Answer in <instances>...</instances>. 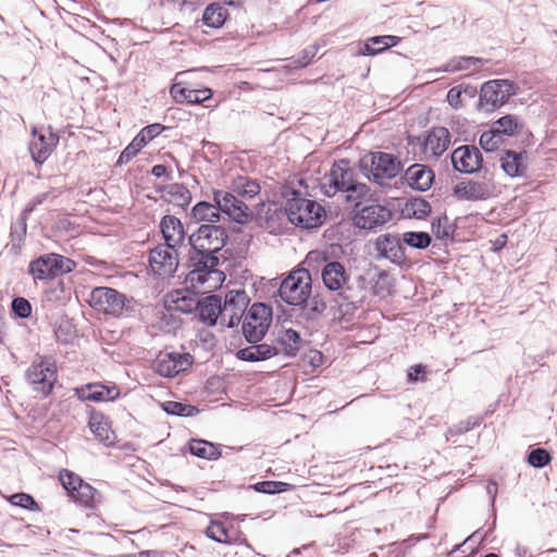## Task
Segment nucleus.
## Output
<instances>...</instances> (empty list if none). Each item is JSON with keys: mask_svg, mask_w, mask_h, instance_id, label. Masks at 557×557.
I'll list each match as a JSON object with an SVG mask.
<instances>
[{"mask_svg": "<svg viewBox=\"0 0 557 557\" xmlns=\"http://www.w3.org/2000/svg\"><path fill=\"white\" fill-rule=\"evenodd\" d=\"M292 197L286 200L285 213L290 223L302 228H317L322 225L326 214L324 208L315 200L301 197L292 189Z\"/></svg>", "mask_w": 557, "mask_h": 557, "instance_id": "nucleus-1", "label": "nucleus"}, {"mask_svg": "<svg viewBox=\"0 0 557 557\" xmlns=\"http://www.w3.org/2000/svg\"><path fill=\"white\" fill-rule=\"evenodd\" d=\"M321 276L324 286L332 292H339L344 295L345 299L354 301L355 299L364 298L368 278L359 275L356 278L357 287L354 288L349 285V275L345 267L338 261L327 262L322 271Z\"/></svg>", "mask_w": 557, "mask_h": 557, "instance_id": "nucleus-2", "label": "nucleus"}, {"mask_svg": "<svg viewBox=\"0 0 557 557\" xmlns=\"http://www.w3.org/2000/svg\"><path fill=\"white\" fill-rule=\"evenodd\" d=\"M312 290L311 274L307 269H296L281 282L280 298L289 306H302Z\"/></svg>", "mask_w": 557, "mask_h": 557, "instance_id": "nucleus-3", "label": "nucleus"}, {"mask_svg": "<svg viewBox=\"0 0 557 557\" xmlns=\"http://www.w3.org/2000/svg\"><path fill=\"white\" fill-rule=\"evenodd\" d=\"M361 168L368 178L383 185L385 181L396 177L401 171L400 161L392 153L376 151L361 160Z\"/></svg>", "mask_w": 557, "mask_h": 557, "instance_id": "nucleus-4", "label": "nucleus"}, {"mask_svg": "<svg viewBox=\"0 0 557 557\" xmlns=\"http://www.w3.org/2000/svg\"><path fill=\"white\" fill-rule=\"evenodd\" d=\"M227 239L226 228L216 224H201L188 236V243L194 251L215 255L224 248Z\"/></svg>", "mask_w": 557, "mask_h": 557, "instance_id": "nucleus-5", "label": "nucleus"}, {"mask_svg": "<svg viewBox=\"0 0 557 557\" xmlns=\"http://www.w3.org/2000/svg\"><path fill=\"white\" fill-rule=\"evenodd\" d=\"M87 301L92 309L113 317H120L129 304L124 294L107 286L95 287Z\"/></svg>", "mask_w": 557, "mask_h": 557, "instance_id": "nucleus-6", "label": "nucleus"}, {"mask_svg": "<svg viewBox=\"0 0 557 557\" xmlns=\"http://www.w3.org/2000/svg\"><path fill=\"white\" fill-rule=\"evenodd\" d=\"M518 86L509 79H493L481 87L479 106L486 112L494 111L516 95Z\"/></svg>", "mask_w": 557, "mask_h": 557, "instance_id": "nucleus-7", "label": "nucleus"}, {"mask_svg": "<svg viewBox=\"0 0 557 557\" xmlns=\"http://www.w3.org/2000/svg\"><path fill=\"white\" fill-rule=\"evenodd\" d=\"M272 321V309L261 302L253 304L243 321V334L247 342L258 343L267 334Z\"/></svg>", "mask_w": 557, "mask_h": 557, "instance_id": "nucleus-8", "label": "nucleus"}, {"mask_svg": "<svg viewBox=\"0 0 557 557\" xmlns=\"http://www.w3.org/2000/svg\"><path fill=\"white\" fill-rule=\"evenodd\" d=\"M218 265L219 258L215 253L194 251L191 249L188 258V267L190 268V271L186 275V282L194 288H197L199 285H203L209 275L222 274V272L216 270Z\"/></svg>", "mask_w": 557, "mask_h": 557, "instance_id": "nucleus-9", "label": "nucleus"}, {"mask_svg": "<svg viewBox=\"0 0 557 557\" xmlns=\"http://www.w3.org/2000/svg\"><path fill=\"white\" fill-rule=\"evenodd\" d=\"M75 262L58 253H48L39 257L29 264V273L35 280L53 278L59 274L70 273Z\"/></svg>", "mask_w": 557, "mask_h": 557, "instance_id": "nucleus-10", "label": "nucleus"}, {"mask_svg": "<svg viewBox=\"0 0 557 557\" xmlns=\"http://www.w3.org/2000/svg\"><path fill=\"white\" fill-rule=\"evenodd\" d=\"M25 376L35 392L47 396L57 382V367L49 359L38 358L28 367Z\"/></svg>", "mask_w": 557, "mask_h": 557, "instance_id": "nucleus-11", "label": "nucleus"}, {"mask_svg": "<svg viewBox=\"0 0 557 557\" xmlns=\"http://www.w3.org/2000/svg\"><path fill=\"white\" fill-rule=\"evenodd\" d=\"M178 248L159 244L149 252V265L151 271L161 277L174 276L178 264Z\"/></svg>", "mask_w": 557, "mask_h": 557, "instance_id": "nucleus-12", "label": "nucleus"}, {"mask_svg": "<svg viewBox=\"0 0 557 557\" xmlns=\"http://www.w3.org/2000/svg\"><path fill=\"white\" fill-rule=\"evenodd\" d=\"M32 140L29 141V152L36 163H44L52 153L59 144V135L52 131V127L32 126Z\"/></svg>", "mask_w": 557, "mask_h": 557, "instance_id": "nucleus-13", "label": "nucleus"}, {"mask_svg": "<svg viewBox=\"0 0 557 557\" xmlns=\"http://www.w3.org/2000/svg\"><path fill=\"white\" fill-rule=\"evenodd\" d=\"M354 181V171L348 162L339 160L335 162L330 172L321 180V190L327 197L335 196L338 191H345Z\"/></svg>", "mask_w": 557, "mask_h": 557, "instance_id": "nucleus-14", "label": "nucleus"}, {"mask_svg": "<svg viewBox=\"0 0 557 557\" xmlns=\"http://www.w3.org/2000/svg\"><path fill=\"white\" fill-rule=\"evenodd\" d=\"M393 212L385 206L372 203L356 210L352 223L356 227L367 231H375L388 223Z\"/></svg>", "mask_w": 557, "mask_h": 557, "instance_id": "nucleus-15", "label": "nucleus"}, {"mask_svg": "<svg viewBox=\"0 0 557 557\" xmlns=\"http://www.w3.org/2000/svg\"><path fill=\"white\" fill-rule=\"evenodd\" d=\"M249 299L245 290H230L224 298L221 299V324L226 327H234L239 324L244 311L248 306Z\"/></svg>", "mask_w": 557, "mask_h": 557, "instance_id": "nucleus-16", "label": "nucleus"}, {"mask_svg": "<svg viewBox=\"0 0 557 557\" xmlns=\"http://www.w3.org/2000/svg\"><path fill=\"white\" fill-rule=\"evenodd\" d=\"M213 201L219 206L221 213H225L231 220L244 224L249 219V208L237 196L224 190L213 193Z\"/></svg>", "mask_w": 557, "mask_h": 557, "instance_id": "nucleus-17", "label": "nucleus"}, {"mask_svg": "<svg viewBox=\"0 0 557 557\" xmlns=\"http://www.w3.org/2000/svg\"><path fill=\"white\" fill-rule=\"evenodd\" d=\"M450 159L455 171L466 174L478 172L483 162V157L479 148L470 145L456 148Z\"/></svg>", "mask_w": 557, "mask_h": 557, "instance_id": "nucleus-18", "label": "nucleus"}, {"mask_svg": "<svg viewBox=\"0 0 557 557\" xmlns=\"http://www.w3.org/2000/svg\"><path fill=\"white\" fill-rule=\"evenodd\" d=\"M374 246L379 258L387 259L395 264H401L406 260L398 235L382 234L375 239Z\"/></svg>", "mask_w": 557, "mask_h": 557, "instance_id": "nucleus-19", "label": "nucleus"}, {"mask_svg": "<svg viewBox=\"0 0 557 557\" xmlns=\"http://www.w3.org/2000/svg\"><path fill=\"white\" fill-rule=\"evenodd\" d=\"M163 129L164 126L159 123L145 126L121 152L117 163L123 164L129 162L143 147L161 134Z\"/></svg>", "mask_w": 557, "mask_h": 557, "instance_id": "nucleus-20", "label": "nucleus"}, {"mask_svg": "<svg viewBox=\"0 0 557 557\" xmlns=\"http://www.w3.org/2000/svg\"><path fill=\"white\" fill-rule=\"evenodd\" d=\"M78 399L83 401H110L119 397L120 391L115 385L106 386L101 383L87 384L75 389Z\"/></svg>", "mask_w": 557, "mask_h": 557, "instance_id": "nucleus-21", "label": "nucleus"}, {"mask_svg": "<svg viewBox=\"0 0 557 557\" xmlns=\"http://www.w3.org/2000/svg\"><path fill=\"white\" fill-rule=\"evenodd\" d=\"M159 226L165 245L180 248L184 244L186 234L178 218L171 214L164 215Z\"/></svg>", "mask_w": 557, "mask_h": 557, "instance_id": "nucleus-22", "label": "nucleus"}, {"mask_svg": "<svg viewBox=\"0 0 557 557\" xmlns=\"http://www.w3.org/2000/svg\"><path fill=\"white\" fill-rule=\"evenodd\" d=\"M434 177V172L429 166L420 163L410 165L404 175L407 184L411 188L420 191H425L431 188Z\"/></svg>", "mask_w": 557, "mask_h": 557, "instance_id": "nucleus-23", "label": "nucleus"}, {"mask_svg": "<svg viewBox=\"0 0 557 557\" xmlns=\"http://www.w3.org/2000/svg\"><path fill=\"white\" fill-rule=\"evenodd\" d=\"M491 190L487 184L476 181L460 182L454 187V196L459 200L476 201L487 199Z\"/></svg>", "mask_w": 557, "mask_h": 557, "instance_id": "nucleus-24", "label": "nucleus"}, {"mask_svg": "<svg viewBox=\"0 0 557 557\" xmlns=\"http://www.w3.org/2000/svg\"><path fill=\"white\" fill-rule=\"evenodd\" d=\"M196 311L201 322L210 326L215 325L218 319L222 320L221 296L210 295L199 299Z\"/></svg>", "mask_w": 557, "mask_h": 557, "instance_id": "nucleus-25", "label": "nucleus"}, {"mask_svg": "<svg viewBox=\"0 0 557 557\" xmlns=\"http://www.w3.org/2000/svg\"><path fill=\"white\" fill-rule=\"evenodd\" d=\"M165 304L169 309L190 313L197 309L199 298L188 289H177L166 295Z\"/></svg>", "mask_w": 557, "mask_h": 557, "instance_id": "nucleus-26", "label": "nucleus"}, {"mask_svg": "<svg viewBox=\"0 0 557 557\" xmlns=\"http://www.w3.org/2000/svg\"><path fill=\"white\" fill-rule=\"evenodd\" d=\"M399 41V37L392 35L370 37L367 41L359 42L356 55H376L391 47H395Z\"/></svg>", "mask_w": 557, "mask_h": 557, "instance_id": "nucleus-27", "label": "nucleus"}, {"mask_svg": "<svg viewBox=\"0 0 557 557\" xmlns=\"http://www.w3.org/2000/svg\"><path fill=\"white\" fill-rule=\"evenodd\" d=\"M171 96L178 102H187L191 104H200L212 97V91L209 88L203 89H190L183 87L181 84H174L171 87Z\"/></svg>", "mask_w": 557, "mask_h": 557, "instance_id": "nucleus-28", "label": "nucleus"}, {"mask_svg": "<svg viewBox=\"0 0 557 557\" xmlns=\"http://www.w3.org/2000/svg\"><path fill=\"white\" fill-rule=\"evenodd\" d=\"M450 145V134L445 127H434L424 140L425 152L441 157Z\"/></svg>", "mask_w": 557, "mask_h": 557, "instance_id": "nucleus-29", "label": "nucleus"}, {"mask_svg": "<svg viewBox=\"0 0 557 557\" xmlns=\"http://www.w3.org/2000/svg\"><path fill=\"white\" fill-rule=\"evenodd\" d=\"M527 152L506 150L500 159L502 169L510 177L523 176L527 171Z\"/></svg>", "mask_w": 557, "mask_h": 557, "instance_id": "nucleus-30", "label": "nucleus"}, {"mask_svg": "<svg viewBox=\"0 0 557 557\" xmlns=\"http://www.w3.org/2000/svg\"><path fill=\"white\" fill-rule=\"evenodd\" d=\"M280 352L278 348L268 344L251 345L237 351L238 359L248 362L267 360Z\"/></svg>", "mask_w": 557, "mask_h": 557, "instance_id": "nucleus-31", "label": "nucleus"}, {"mask_svg": "<svg viewBox=\"0 0 557 557\" xmlns=\"http://www.w3.org/2000/svg\"><path fill=\"white\" fill-rule=\"evenodd\" d=\"M275 341L287 357H295L302 346L299 333L293 329H282L278 331Z\"/></svg>", "mask_w": 557, "mask_h": 557, "instance_id": "nucleus-32", "label": "nucleus"}, {"mask_svg": "<svg viewBox=\"0 0 557 557\" xmlns=\"http://www.w3.org/2000/svg\"><path fill=\"white\" fill-rule=\"evenodd\" d=\"M191 216L197 222H207L206 224H215L221 219L219 206L208 201H199L193 207Z\"/></svg>", "mask_w": 557, "mask_h": 557, "instance_id": "nucleus-33", "label": "nucleus"}, {"mask_svg": "<svg viewBox=\"0 0 557 557\" xmlns=\"http://www.w3.org/2000/svg\"><path fill=\"white\" fill-rule=\"evenodd\" d=\"M485 63V60L476 57H457L449 60L440 69H435L432 72H458L467 70H479L481 65Z\"/></svg>", "mask_w": 557, "mask_h": 557, "instance_id": "nucleus-34", "label": "nucleus"}, {"mask_svg": "<svg viewBox=\"0 0 557 557\" xmlns=\"http://www.w3.org/2000/svg\"><path fill=\"white\" fill-rule=\"evenodd\" d=\"M430 212L431 205L429 201L421 197H412L407 199L403 208V214L409 219L422 220L428 216Z\"/></svg>", "mask_w": 557, "mask_h": 557, "instance_id": "nucleus-35", "label": "nucleus"}, {"mask_svg": "<svg viewBox=\"0 0 557 557\" xmlns=\"http://www.w3.org/2000/svg\"><path fill=\"white\" fill-rule=\"evenodd\" d=\"M91 433L103 443L110 442L111 429L107 418L101 412H91L88 421Z\"/></svg>", "mask_w": 557, "mask_h": 557, "instance_id": "nucleus-36", "label": "nucleus"}, {"mask_svg": "<svg viewBox=\"0 0 557 557\" xmlns=\"http://www.w3.org/2000/svg\"><path fill=\"white\" fill-rule=\"evenodd\" d=\"M492 127L504 139V136H515L520 133L523 125L515 115L507 114L498 119L492 124Z\"/></svg>", "mask_w": 557, "mask_h": 557, "instance_id": "nucleus-37", "label": "nucleus"}, {"mask_svg": "<svg viewBox=\"0 0 557 557\" xmlns=\"http://www.w3.org/2000/svg\"><path fill=\"white\" fill-rule=\"evenodd\" d=\"M226 15L227 10L220 3H211L203 12L202 22L209 27L219 28L224 24Z\"/></svg>", "mask_w": 557, "mask_h": 557, "instance_id": "nucleus-38", "label": "nucleus"}, {"mask_svg": "<svg viewBox=\"0 0 557 557\" xmlns=\"http://www.w3.org/2000/svg\"><path fill=\"white\" fill-rule=\"evenodd\" d=\"M189 451L194 456L209 460L218 459L221 455L218 447L203 440H193L189 444Z\"/></svg>", "mask_w": 557, "mask_h": 557, "instance_id": "nucleus-39", "label": "nucleus"}, {"mask_svg": "<svg viewBox=\"0 0 557 557\" xmlns=\"http://www.w3.org/2000/svg\"><path fill=\"white\" fill-rule=\"evenodd\" d=\"M98 492L89 483L84 482L72 494V498L86 508H92L96 504Z\"/></svg>", "mask_w": 557, "mask_h": 557, "instance_id": "nucleus-40", "label": "nucleus"}, {"mask_svg": "<svg viewBox=\"0 0 557 557\" xmlns=\"http://www.w3.org/2000/svg\"><path fill=\"white\" fill-rule=\"evenodd\" d=\"M344 193L345 200L355 203L357 207L362 200L370 196V188L367 184L354 180Z\"/></svg>", "mask_w": 557, "mask_h": 557, "instance_id": "nucleus-41", "label": "nucleus"}, {"mask_svg": "<svg viewBox=\"0 0 557 557\" xmlns=\"http://www.w3.org/2000/svg\"><path fill=\"white\" fill-rule=\"evenodd\" d=\"M168 195L171 202L182 208L188 206L191 201V194L183 184L175 183L169 185Z\"/></svg>", "mask_w": 557, "mask_h": 557, "instance_id": "nucleus-42", "label": "nucleus"}, {"mask_svg": "<svg viewBox=\"0 0 557 557\" xmlns=\"http://www.w3.org/2000/svg\"><path fill=\"white\" fill-rule=\"evenodd\" d=\"M205 533L209 539L218 543H232V537L228 534V529L224 525V523L220 521H211L210 524L207 527Z\"/></svg>", "mask_w": 557, "mask_h": 557, "instance_id": "nucleus-43", "label": "nucleus"}, {"mask_svg": "<svg viewBox=\"0 0 557 557\" xmlns=\"http://www.w3.org/2000/svg\"><path fill=\"white\" fill-rule=\"evenodd\" d=\"M406 245L417 249H425L430 246L432 238L426 232H406L403 235Z\"/></svg>", "mask_w": 557, "mask_h": 557, "instance_id": "nucleus-44", "label": "nucleus"}, {"mask_svg": "<svg viewBox=\"0 0 557 557\" xmlns=\"http://www.w3.org/2000/svg\"><path fill=\"white\" fill-rule=\"evenodd\" d=\"M162 409L166 413L177 417H193L198 412L195 406L178 401H165L162 404Z\"/></svg>", "mask_w": 557, "mask_h": 557, "instance_id": "nucleus-45", "label": "nucleus"}, {"mask_svg": "<svg viewBox=\"0 0 557 557\" xmlns=\"http://www.w3.org/2000/svg\"><path fill=\"white\" fill-rule=\"evenodd\" d=\"M479 144L481 148L487 152L497 150L503 144L504 139L495 132L493 127L490 131L483 132L480 136Z\"/></svg>", "mask_w": 557, "mask_h": 557, "instance_id": "nucleus-46", "label": "nucleus"}, {"mask_svg": "<svg viewBox=\"0 0 557 557\" xmlns=\"http://www.w3.org/2000/svg\"><path fill=\"white\" fill-rule=\"evenodd\" d=\"M305 304V315L309 320L319 319L326 309L325 301L319 295L312 296L311 298L309 297Z\"/></svg>", "mask_w": 557, "mask_h": 557, "instance_id": "nucleus-47", "label": "nucleus"}, {"mask_svg": "<svg viewBox=\"0 0 557 557\" xmlns=\"http://www.w3.org/2000/svg\"><path fill=\"white\" fill-rule=\"evenodd\" d=\"M59 480L70 496L84 483L78 474L66 469L60 471Z\"/></svg>", "mask_w": 557, "mask_h": 557, "instance_id": "nucleus-48", "label": "nucleus"}, {"mask_svg": "<svg viewBox=\"0 0 557 557\" xmlns=\"http://www.w3.org/2000/svg\"><path fill=\"white\" fill-rule=\"evenodd\" d=\"M156 370L160 375L166 377H173L180 373L175 363L173 362V359H171V356L168 354L158 359L156 363Z\"/></svg>", "mask_w": 557, "mask_h": 557, "instance_id": "nucleus-49", "label": "nucleus"}, {"mask_svg": "<svg viewBox=\"0 0 557 557\" xmlns=\"http://www.w3.org/2000/svg\"><path fill=\"white\" fill-rule=\"evenodd\" d=\"M550 460V454L544 448H535L528 455V462L534 468H543L547 466Z\"/></svg>", "mask_w": 557, "mask_h": 557, "instance_id": "nucleus-50", "label": "nucleus"}, {"mask_svg": "<svg viewBox=\"0 0 557 557\" xmlns=\"http://www.w3.org/2000/svg\"><path fill=\"white\" fill-rule=\"evenodd\" d=\"M236 191L240 196L255 197L260 191V186L255 181L239 178L235 184Z\"/></svg>", "mask_w": 557, "mask_h": 557, "instance_id": "nucleus-51", "label": "nucleus"}, {"mask_svg": "<svg viewBox=\"0 0 557 557\" xmlns=\"http://www.w3.org/2000/svg\"><path fill=\"white\" fill-rule=\"evenodd\" d=\"M11 308L14 314L22 319L28 318L32 314V305L23 297L14 298L12 300Z\"/></svg>", "mask_w": 557, "mask_h": 557, "instance_id": "nucleus-52", "label": "nucleus"}, {"mask_svg": "<svg viewBox=\"0 0 557 557\" xmlns=\"http://www.w3.org/2000/svg\"><path fill=\"white\" fill-rule=\"evenodd\" d=\"M10 503L24 509H37V503L33 496L25 493H16L10 497Z\"/></svg>", "mask_w": 557, "mask_h": 557, "instance_id": "nucleus-53", "label": "nucleus"}, {"mask_svg": "<svg viewBox=\"0 0 557 557\" xmlns=\"http://www.w3.org/2000/svg\"><path fill=\"white\" fill-rule=\"evenodd\" d=\"M432 232L440 239H444L450 236V227L448 225V218L443 216L432 222Z\"/></svg>", "mask_w": 557, "mask_h": 557, "instance_id": "nucleus-54", "label": "nucleus"}, {"mask_svg": "<svg viewBox=\"0 0 557 557\" xmlns=\"http://www.w3.org/2000/svg\"><path fill=\"white\" fill-rule=\"evenodd\" d=\"M169 356H171V359H173V362L176 366V369L178 372H183L187 370L189 367H191L194 358L188 352H168Z\"/></svg>", "mask_w": 557, "mask_h": 557, "instance_id": "nucleus-55", "label": "nucleus"}, {"mask_svg": "<svg viewBox=\"0 0 557 557\" xmlns=\"http://www.w3.org/2000/svg\"><path fill=\"white\" fill-rule=\"evenodd\" d=\"M286 484L283 482L276 481H262L255 485L257 492L265 493V494H275L284 491L283 486Z\"/></svg>", "mask_w": 557, "mask_h": 557, "instance_id": "nucleus-56", "label": "nucleus"}, {"mask_svg": "<svg viewBox=\"0 0 557 557\" xmlns=\"http://www.w3.org/2000/svg\"><path fill=\"white\" fill-rule=\"evenodd\" d=\"M461 86L453 87L447 92V101L453 108L457 109L461 107Z\"/></svg>", "mask_w": 557, "mask_h": 557, "instance_id": "nucleus-57", "label": "nucleus"}, {"mask_svg": "<svg viewBox=\"0 0 557 557\" xmlns=\"http://www.w3.org/2000/svg\"><path fill=\"white\" fill-rule=\"evenodd\" d=\"M425 374V367L422 364L412 366L408 371V380L410 382H417L420 380V375Z\"/></svg>", "mask_w": 557, "mask_h": 557, "instance_id": "nucleus-58", "label": "nucleus"}, {"mask_svg": "<svg viewBox=\"0 0 557 557\" xmlns=\"http://www.w3.org/2000/svg\"><path fill=\"white\" fill-rule=\"evenodd\" d=\"M479 424V421L473 418H469L467 421L460 422L458 425H456V432L457 433H466L473 429L475 425Z\"/></svg>", "mask_w": 557, "mask_h": 557, "instance_id": "nucleus-59", "label": "nucleus"}, {"mask_svg": "<svg viewBox=\"0 0 557 557\" xmlns=\"http://www.w3.org/2000/svg\"><path fill=\"white\" fill-rule=\"evenodd\" d=\"M50 195V193H44L41 195H38L36 196L32 202L28 205V207L26 208L25 212H30L35 209L36 206L42 203L47 198L48 196Z\"/></svg>", "mask_w": 557, "mask_h": 557, "instance_id": "nucleus-60", "label": "nucleus"}, {"mask_svg": "<svg viewBox=\"0 0 557 557\" xmlns=\"http://www.w3.org/2000/svg\"><path fill=\"white\" fill-rule=\"evenodd\" d=\"M168 173V169L165 165L163 164H156L152 170H151V174L156 177H161V176H164L166 175Z\"/></svg>", "mask_w": 557, "mask_h": 557, "instance_id": "nucleus-61", "label": "nucleus"}, {"mask_svg": "<svg viewBox=\"0 0 557 557\" xmlns=\"http://www.w3.org/2000/svg\"><path fill=\"white\" fill-rule=\"evenodd\" d=\"M487 494L492 497V500L495 499L497 493V484L495 482H490L486 486Z\"/></svg>", "mask_w": 557, "mask_h": 557, "instance_id": "nucleus-62", "label": "nucleus"}, {"mask_svg": "<svg viewBox=\"0 0 557 557\" xmlns=\"http://www.w3.org/2000/svg\"><path fill=\"white\" fill-rule=\"evenodd\" d=\"M135 557H158V553L156 550H145L135 555Z\"/></svg>", "mask_w": 557, "mask_h": 557, "instance_id": "nucleus-63", "label": "nucleus"}, {"mask_svg": "<svg viewBox=\"0 0 557 557\" xmlns=\"http://www.w3.org/2000/svg\"><path fill=\"white\" fill-rule=\"evenodd\" d=\"M321 359H322V355H321V352H320V351H317V350H315V351H313V356H312V358H311V363H312L313 366H318V364H319V362L321 361Z\"/></svg>", "mask_w": 557, "mask_h": 557, "instance_id": "nucleus-64", "label": "nucleus"}]
</instances>
